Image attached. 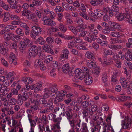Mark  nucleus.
<instances>
[{
  "instance_id": "21",
  "label": "nucleus",
  "mask_w": 132,
  "mask_h": 132,
  "mask_svg": "<svg viewBox=\"0 0 132 132\" xmlns=\"http://www.w3.org/2000/svg\"><path fill=\"white\" fill-rule=\"evenodd\" d=\"M125 58L127 61L132 60V51L127 50L125 54Z\"/></svg>"
},
{
  "instance_id": "8",
  "label": "nucleus",
  "mask_w": 132,
  "mask_h": 132,
  "mask_svg": "<svg viewBox=\"0 0 132 132\" xmlns=\"http://www.w3.org/2000/svg\"><path fill=\"white\" fill-rule=\"evenodd\" d=\"M97 109L96 105H94L91 106V111L93 112L92 113H91V120H93L95 121H96L99 118L97 114Z\"/></svg>"
},
{
  "instance_id": "22",
  "label": "nucleus",
  "mask_w": 132,
  "mask_h": 132,
  "mask_svg": "<svg viewBox=\"0 0 132 132\" xmlns=\"http://www.w3.org/2000/svg\"><path fill=\"white\" fill-rule=\"evenodd\" d=\"M16 3H14L11 5L10 7L12 9H16L15 12L16 13H18L21 11V6H19L16 4Z\"/></svg>"
},
{
  "instance_id": "51",
  "label": "nucleus",
  "mask_w": 132,
  "mask_h": 132,
  "mask_svg": "<svg viewBox=\"0 0 132 132\" xmlns=\"http://www.w3.org/2000/svg\"><path fill=\"white\" fill-rule=\"evenodd\" d=\"M65 113L66 114V116L68 120L72 119V118L73 114L72 113L65 112Z\"/></svg>"
},
{
  "instance_id": "10",
  "label": "nucleus",
  "mask_w": 132,
  "mask_h": 132,
  "mask_svg": "<svg viewBox=\"0 0 132 132\" xmlns=\"http://www.w3.org/2000/svg\"><path fill=\"white\" fill-rule=\"evenodd\" d=\"M44 109H42V106L39 108V113L40 114L42 115H46L45 114L47 113L48 112L52 111L54 109V106H48L47 107H45Z\"/></svg>"
},
{
  "instance_id": "6",
  "label": "nucleus",
  "mask_w": 132,
  "mask_h": 132,
  "mask_svg": "<svg viewBox=\"0 0 132 132\" xmlns=\"http://www.w3.org/2000/svg\"><path fill=\"white\" fill-rule=\"evenodd\" d=\"M4 107L2 109V111L3 113H6V115L12 114L14 113V112L13 110V108L10 105H7L5 104H4Z\"/></svg>"
},
{
  "instance_id": "31",
  "label": "nucleus",
  "mask_w": 132,
  "mask_h": 132,
  "mask_svg": "<svg viewBox=\"0 0 132 132\" xmlns=\"http://www.w3.org/2000/svg\"><path fill=\"white\" fill-rule=\"evenodd\" d=\"M63 53L60 56L61 59L66 58L67 59L68 57V54L69 53V52L67 49H65L63 51Z\"/></svg>"
},
{
  "instance_id": "12",
  "label": "nucleus",
  "mask_w": 132,
  "mask_h": 132,
  "mask_svg": "<svg viewBox=\"0 0 132 132\" xmlns=\"http://www.w3.org/2000/svg\"><path fill=\"white\" fill-rule=\"evenodd\" d=\"M69 124L72 129L71 130H74V129L76 130V127L77 126V124L79 123V121L74 120V119H70L68 120Z\"/></svg>"
},
{
  "instance_id": "64",
  "label": "nucleus",
  "mask_w": 132,
  "mask_h": 132,
  "mask_svg": "<svg viewBox=\"0 0 132 132\" xmlns=\"http://www.w3.org/2000/svg\"><path fill=\"white\" fill-rule=\"evenodd\" d=\"M127 91L128 94H132V87H130L129 84H128V86L127 88Z\"/></svg>"
},
{
  "instance_id": "49",
  "label": "nucleus",
  "mask_w": 132,
  "mask_h": 132,
  "mask_svg": "<svg viewBox=\"0 0 132 132\" xmlns=\"http://www.w3.org/2000/svg\"><path fill=\"white\" fill-rule=\"evenodd\" d=\"M23 41H22L24 42L28 46H29V44H31V41L28 38L24 37L23 38Z\"/></svg>"
},
{
  "instance_id": "50",
  "label": "nucleus",
  "mask_w": 132,
  "mask_h": 132,
  "mask_svg": "<svg viewBox=\"0 0 132 132\" xmlns=\"http://www.w3.org/2000/svg\"><path fill=\"white\" fill-rule=\"evenodd\" d=\"M59 28L63 32H65L67 30L66 27L62 23H61L59 26Z\"/></svg>"
},
{
  "instance_id": "55",
  "label": "nucleus",
  "mask_w": 132,
  "mask_h": 132,
  "mask_svg": "<svg viewBox=\"0 0 132 132\" xmlns=\"http://www.w3.org/2000/svg\"><path fill=\"white\" fill-rule=\"evenodd\" d=\"M125 16L124 19L125 20L130 24H131L132 22V19H131V17L129 15H126V14Z\"/></svg>"
},
{
  "instance_id": "14",
  "label": "nucleus",
  "mask_w": 132,
  "mask_h": 132,
  "mask_svg": "<svg viewBox=\"0 0 132 132\" xmlns=\"http://www.w3.org/2000/svg\"><path fill=\"white\" fill-rule=\"evenodd\" d=\"M28 98L26 97L22 96L21 94H19L17 101L18 104L19 105H22L23 103V101H27Z\"/></svg>"
},
{
  "instance_id": "25",
  "label": "nucleus",
  "mask_w": 132,
  "mask_h": 132,
  "mask_svg": "<svg viewBox=\"0 0 132 132\" xmlns=\"http://www.w3.org/2000/svg\"><path fill=\"white\" fill-rule=\"evenodd\" d=\"M110 35L112 36L117 38H121L123 36V35L120 32L115 31L111 32Z\"/></svg>"
},
{
  "instance_id": "34",
  "label": "nucleus",
  "mask_w": 132,
  "mask_h": 132,
  "mask_svg": "<svg viewBox=\"0 0 132 132\" xmlns=\"http://www.w3.org/2000/svg\"><path fill=\"white\" fill-rule=\"evenodd\" d=\"M98 59L101 62V63L104 65H105V64L106 65H109L112 63L111 61H110L109 60H107L106 61L105 59L104 61H102V60L101 57H98Z\"/></svg>"
},
{
  "instance_id": "35",
  "label": "nucleus",
  "mask_w": 132,
  "mask_h": 132,
  "mask_svg": "<svg viewBox=\"0 0 132 132\" xmlns=\"http://www.w3.org/2000/svg\"><path fill=\"white\" fill-rule=\"evenodd\" d=\"M26 112L28 114V118H32L33 117V116L31 114H33L34 112L31 109H28L27 110Z\"/></svg>"
},
{
  "instance_id": "3",
  "label": "nucleus",
  "mask_w": 132,
  "mask_h": 132,
  "mask_svg": "<svg viewBox=\"0 0 132 132\" xmlns=\"http://www.w3.org/2000/svg\"><path fill=\"white\" fill-rule=\"evenodd\" d=\"M47 98L43 97V98L39 99V102L44 107H47L51 106H54L51 99H49L47 101L46 98Z\"/></svg>"
},
{
  "instance_id": "27",
  "label": "nucleus",
  "mask_w": 132,
  "mask_h": 132,
  "mask_svg": "<svg viewBox=\"0 0 132 132\" xmlns=\"http://www.w3.org/2000/svg\"><path fill=\"white\" fill-rule=\"evenodd\" d=\"M43 50L45 52L51 53H53V50L50 48V46L48 45H44L43 47Z\"/></svg>"
},
{
  "instance_id": "52",
  "label": "nucleus",
  "mask_w": 132,
  "mask_h": 132,
  "mask_svg": "<svg viewBox=\"0 0 132 132\" xmlns=\"http://www.w3.org/2000/svg\"><path fill=\"white\" fill-rule=\"evenodd\" d=\"M16 28L17 26L12 25H7L6 27V28L9 31L14 30Z\"/></svg>"
},
{
  "instance_id": "26",
  "label": "nucleus",
  "mask_w": 132,
  "mask_h": 132,
  "mask_svg": "<svg viewBox=\"0 0 132 132\" xmlns=\"http://www.w3.org/2000/svg\"><path fill=\"white\" fill-rule=\"evenodd\" d=\"M108 47L113 50H118L119 49H121L122 48V46L120 45H109Z\"/></svg>"
},
{
  "instance_id": "15",
  "label": "nucleus",
  "mask_w": 132,
  "mask_h": 132,
  "mask_svg": "<svg viewBox=\"0 0 132 132\" xmlns=\"http://www.w3.org/2000/svg\"><path fill=\"white\" fill-rule=\"evenodd\" d=\"M43 23L45 25L53 26L56 24L55 22L52 20L51 19L47 18H46L44 20H43Z\"/></svg>"
},
{
  "instance_id": "33",
  "label": "nucleus",
  "mask_w": 132,
  "mask_h": 132,
  "mask_svg": "<svg viewBox=\"0 0 132 132\" xmlns=\"http://www.w3.org/2000/svg\"><path fill=\"white\" fill-rule=\"evenodd\" d=\"M64 98L62 97L59 95H56V96L55 97L54 101V103L55 104H57L58 103L63 101Z\"/></svg>"
},
{
  "instance_id": "36",
  "label": "nucleus",
  "mask_w": 132,
  "mask_h": 132,
  "mask_svg": "<svg viewBox=\"0 0 132 132\" xmlns=\"http://www.w3.org/2000/svg\"><path fill=\"white\" fill-rule=\"evenodd\" d=\"M103 51L104 52V55L105 57L108 55H112L113 54L112 50H106L105 48H104Z\"/></svg>"
},
{
  "instance_id": "30",
  "label": "nucleus",
  "mask_w": 132,
  "mask_h": 132,
  "mask_svg": "<svg viewBox=\"0 0 132 132\" xmlns=\"http://www.w3.org/2000/svg\"><path fill=\"white\" fill-rule=\"evenodd\" d=\"M125 15H126V14L122 13H120L118 14H116L115 15L117 19L120 21L124 19L125 17Z\"/></svg>"
},
{
  "instance_id": "63",
  "label": "nucleus",
  "mask_w": 132,
  "mask_h": 132,
  "mask_svg": "<svg viewBox=\"0 0 132 132\" xmlns=\"http://www.w3.org/2000/svg\"><path fill=\"white\" fill-rule=\"evenodd\" d=\"M56 115L53 113H51L48 115L49 119L51 120H53L56 118Z\"/></svg>"
},
{
  "instance_id": "9",
  "label": "nucleus",
  "mask_w": 132,
  "mask_h": 132,
  "mask_svg": "<svg viewBox=\"0 0 132 132\" xmlns=\"http://www.w3.org/2000/svg\"><path fill=\"white\" fill-rule=\"evenodd\" d=\"M83 69V71L79 69H76L75 71V73L76 77L80 80H82L85 77L84 73L86 74V72H84Z\"/></svg>"
},
{
  "instance_id": "47",
  "label": "nucleus",
  "mask_w": 132,
  "mask_h": 132,
  "mask_svg": "<svg viewBox=\"0 0 132 132\" xmlns=\"http://www.w3.org/2000/svg\"><path fill=\"white\" fill-rule=\"evenodd\" d=\"M41 121L43 122L44 124L46 125L48 123V121L47 119L46 115H43L42 118H41Z\"/></svg>"
},
{
  "instance_id": "39",
  "label": "nucleus",
  "mask_w": 132,
  "mask_h": 132,
  "mask_svg": "<svg viewBox=\"0 0 132 132\" xmlns=\"http://www.w3.org/2000/svg\"><path fill=\"white\" fill-rule=\"evenodd\" d=\"M55 12L57 13L60 12H62L64 11V9L60 6H56L54 10Z\"/></svg>"
},
{
  "instance_id": "23",
  "label": "nucleus",
  "mask_w": 132,
  "mask_h": 132,
  "mask_svg": "<svg viewBox=\"0 0 132 132\" xmlns=\"http://www.w3.org/2000/svg\"><path fill=\"white\" fill-rule=\"evenodd\" d=\"M103 130L102 132H108L109 130L112 129V127L109 125H107V124L105 122L103 123Z\"/></svg>"
},
{
  "instance_id": "7",
  "label": "nucleus",
  "mask_w": 132,
  "mask_h": 132,
  "mask_svg": "<svg viewBox=\"0 0 132 132\" xmlns=\"http://www.w3.org/2000/svg\"><path fill=\"white\" fill-rule=\"evenodd\" d=\"M83 69L84 72H86V75L84 79L85 82L87 85H89L91 81V77L90 75V70L85 67L83 68Z\"/></svg>"
},
{
  "instance_id": "62",
  "label": "nucleus",
  "mask_w": 132,
  "mask_h": 132,
  "mask_svg": "<svg viewBox=\"0 0 132 132\" xmlns=\"http://www.w3.org/2000/svg\"><path fill=\"white\" fill-rule=\"evenodd\" d=\"M62 5L64 9L66 10H67L69 7V5L66 2H63Z\"/></svg>"
},
{
  "instance_id": "4",
  "label": "nucleus",
  "mask_w": 132,
  "mask_h": 132,
  "mask_svg": "<svg viewBox=\"0 0 132 132\" xmlns=\"http://www.w3.org/2000/svg\"><path fill=\"white\" fill-rule=\"evenodd\" d=\"M40 48L37 47L35 45L31 46L29 48V54L30 57H34L38 54V51H40Z\"/></svg>"
},
{
  "instance_id": "11",
  "label": "nucleus",
  "mask_w": 132,
  "mask_h": 132,
  "mask_svg": "<svg viewBox=\"0 0 132 132\" xmlns=\"http://www.w3.org/2000/svg\"><path fill=\"white\" fill-rule=\"evenodd\" d=\"M24 87L22 88L20 90V93L21 94V95L23 96L29 98V95L28 93V91H29L30 89L29 85H25Z\"/></svg>"
},
{
  "instance_id": "40",
  "label": "nucleus",
  "mask_w": 132,
  "mask_h": 132,
  "mask_svg": "<svg viewBox=\"0 0 132 132\" xmlns=\"http://www.w3.org/2000/svg\"><path fill=\"white\" fill-rule=\"evenodd\" d=\"M68 28L75 35H77L78 34V31L74 27L70 26H68Z\"/></svg>"
},
{
  "instance_id": "42",
  "label": "nucleus",
  "mask_w": 132,
  "mask_h": 132,
  "mask_svg": "<svg viewBox=\"0 0 132 132\" xmlns=\"http://www.w3.org/2000/svg\"><path fill=\"white\" fill-rule=\"evenodd\" d=\"M10 15V14L9 12H5L4 13V18L3 19V21L4 22H6L9 20Z\"/></svg>"
},
{
  "instance_id": "43",
  "label": "nucleus",
  "mask_w": 132,
  "mask_h": 132,
  "mask_svg": "<svg viewBox=\"0 0 132 132\" xmlns=\"http://www.w3.org/2000/svg\"><path fill=\"white\" fill-rule=\"evenodd\" d=\"M9 62L10 63H12L13 61L15 59H16V58L15 56V55L12 53H11L10 54L9 57Z\"/></svg>"
},
{
  "instance_id": "5",
  "label": "nucleus",
  "mask_w": 132,
  "mask_h": 132,
  "mask_svg": "<svg viewBox=\"0 0 132 132\" xmlns=\"http://www.w3.org/2000/svg\"><path fill=\"white\" fill-rule=\"evenodd\" d=\"M81 121L79 120V123L77 124V126L76 127V131L78 132H79L81 130V132H88L86 124V123H83L82 124L81 126Z\"/></svg>"
},
{
  "instance_id": "44",
  "label": "nucleus",
  "mask_w": 132,
  "mask_h": 132,
  "mask_svg": "<svg viewBox=\"0 0 132 132\" xmlns=\"http://www.w3.org/2000/svg\"><path fill=\"white\" fill-rule=\"evenodd\" d=\"M16 34L21 36H23L24 35V32L23 30L21 28H17L15 31Z\"/></svg>"
},
{
  "instance_id": "59",
  "label": "nucleus",
  "mask_w": 132,
  "mask_h": 132,
  "mask_svg": "<svg viewBox=\"0 0 132 132\" xmlns=\"http://www.w3.org/2000/svg\"><path fill=\"white\" fill-rule=\"evenodd\" d=\"M30 12V11L29 10H24L21 12L22 15L25 16L27 18Z\"/></svg>"
},
{
  "instance_id": "1",
  "label": "nucleus",
  "mask_w": 132,
  "mask_h": 132,
  "mask_svg": "<svg viewBox=\"0 0 132 132\" xmlns=\"http://www.w3.org/2000/svg\"><path fill=\"white\" fill-rule=\"evenodd\" d=\"M95 54L93 51L91 52V66L93 67V69L92 70L93 74L98 75L100 73V68L97 66V63L95 61L96 59L94 56Z\"/></svg>"
},
{
  "instance_id": "41",
  "label": "nucleus",
  "mask_w": 132,
  "mask_h": 132,
  "mask_svg": "<svg viewBox=\"0 0 132 132\" xmlns=\"http://www.w3.org/2000/svg\"><path fill=\"white\" fill-rule=\"evenodd\" d=\"M94 13H95V14L97 15L98 17H101L104 14V12L103 11H100V10H98V9L94 11Z\"/></svg>"
},
{
  "instance_id": "56",
  "label": "nucleus",
  "mask_w": 132,
  "mask_h": 132,
  "mask_svg": "<svg viewBox=\"0 0 132 132\" xmlns=\"http://www.w3.org/2000/svg\"><path fill=\"white\" fill-rule=\"evenodd\" d=\"M75 22L80 25H82L83 23V22L81 19L78 17L76 18L75 20Z\"/></svg>"
},
{
  "instance_id": "17",
  "label": "nucleus",
  "mask_w": 132,
  "mask_h": 132,
  "mask_svg": "<svg viewBox=\"0 0 132 132\" xmlns=\"http://www.w3.org/2000/svg\"><path fill=\"white\" fill-rule=\"evenodd\" d=\"M108 23L110 25L111 28L112 29V30L116 29H120L121 28V26L116 22L109 21L108 22Z\"/></svg>"
},
{
  "instance_id": "54",
  "label": "nucleus",
  "mask_w": 132,
  "mask_h": 132,
  "mask_svg": "<svg viewBox=\"0 0 132 132\" xmlns=\"http://www.w3.org/2000/svg\"><path fill=\"white\" fill-rule=\"evenodd\" d=\"M112 83L113 84H117V79L115 75H112L111 77Z\"/></svg>"
},
{
  "instance_id": "46",
  "label": "nucleus",
  "mask_w": 132,
  "mask_h": 132,
  "mask_svg": "<svg viewBox=\"0 0 132 132\" xmlns=\"http://www.w3.org/2000/svg\"><path fill=\"white\" fill-rule=\"evenodd\" d=\"M29 122L30 123L31 128H34L36 125V123L35 122V120H32V118H28Z\"/></svg>"
},
{
  "instance_id": "32",
  "label": "nucleus",
  "mask_w": 132,
  "mask_h": 132,
  "mask_svg": "<svg viewBox=\"0 0 132 132\" xmlns=\"http://www.w3.org/2000/svg\"><path fill=\"white\" fill-rule=\"evenodd\" d=\"M8 48L4 47L3 45H0V53L5 55L7 53Z\"/></svg>"
},
{
  "instance_id": "29",
  "label": "nucleus",
  "mask_w": 132,
  "mask_h": 132,
  "mask_svg": "<svg viewBox=\"0 0 132 132\" xmlns=\"http://www.w3.org/2000/svg\"><path fill=\"white\" fill-rule=\"evenodd\" d=\"M19 48L20 50H25L27 47H28L25 43L22 41H21L19 44Z\"/></svg>"
},
{
  "instance_id": "37",
  "label": "nucleus",
  "mask_w": 132,
  "mask_h": 132,
  "mask_svg": "<svg viewBox=\"0 0 132 132\" xmlns=\"http://www.w3.org/2000/svg\"><path fill=\"white\" fill-rule=\"evenodd\" d=\"M46 59L44 61L45 63L46 64H48L53 60V57L51 55H49L46 57Z\"/></svg>"
},
{
  "instance_id": "61",
  "label": "nucleus",
  "mask_w": 132,
  "mask_h": 132,
  "mask_svg": "<svg viewBox=\"0 0 132 132\" xmlns=\"http://www.w3.org/2000/svg\"><path fill=\"white\" fill-rule=\"evenodd\" d=\"M56 69L55 68H53L50 71V75L52 77H54L56 75L55 71Z\"/></svg>"
},
{
  "instance_id": "48",
  "label": "nucleus",
  "mask_w": 132,
  "mask_h": 132,
  "mask_svg": "<svg viewBox=\"0 0 132 132\" xmlns=\"http://www.w3.org/2000/svg\"><path fill=\"white\" fill-rule=\"evenodd\" d=\"M43 85L42 81H40L39 82L37 83L36 86V90L38 91H40L42 89L41 87Z\"/></svg>"
},
{
  "instance_id": "20",
  "label": "nucleus",
  "mask_w": 132,
  "mask_h": 132,
  "mask_svg": "<svg viewBox=\"0 0 132 132\" xmlns=\"http://www.w3.org/2000/svg\"><path fill=\"white\" fill-rule=\"evenodd\" d=\"M108 76L106 73L104 72L101 75V80L104 83V86L107 87L108 86L107 84Z\"/></svg>"
},
{
  "instance_id": "28",
  "label": "nucleus",
  "mask_w": 132,
  "mask_h": 132,
  "mask_svg": "<svg viewBox=\"0 0 132 132\" xmlns=\"http://www.w3.org/2000/svg\"><path fill=\"white\" fill-rule=\"evenodd\" d=\"M45 41L44 40L43 38L41 37H39L36 40L35 42L36 44H39L42 45H44L45 43Z\"/></svg>"
},
{
  "instance_id": "2",
  "label": "nucleus",
  "mask_w": 132,
  "mask_h": 132,
  "mask_svg": "<svg viewBox=\"0 0 132 132\" xmlns=\"http://www.w3.org/2000/svg\"><path fill=\"white\" fill-rule=\"evenodd\" d=\"M125 118V120H122L121 125L122 128L124 129H129L131 124V117L127 116H126Z\"/></svg>"
},
{
  "instance_id": "16",
  "label": "nucleus",
  "mask_w": 132,
  "mask_h": 132,
  "mask_svg": "<svg viewBox=\"0 0 132 132\" xmlns=\"http://www.w3.org/2000/svg\"><path fill=\"white\" fill-rule=\"evenodd\" d=\"M34 33L36 36H38V35L41 34L42 30L41 28L37 26H33L32 27Z\"/></svg>"
},
{
  "instance_id": "45",
  "label": "nucleus",
  "mask_w": 132,
  "mask_h": 132,
  "mask_svg": "<svg viewBox=\"0 0 132 132\" xmlns=\"http://www.w3.org/2000/svg\"><path fill=\"white\" fill-rule=\"evenodd\" d=\"M32 3L36 6H40L42 4V2L40 0H33Z\"/></svg>"
},
{
  "instance_id": "13",
  "label": "nucleus",
  "mask_w": 132,
  "mask_h": 132,
  "mask_svg": "<svg viewBox=\"0 0 132 132\" xmlns=\"http://www.w3.org/2000/svg\"><path fill=\"white\" fill-rule=\"evenodd\" d=\"M15 35L13 33L11 32L5 34L3 36L4 39L6 40H15Z\"/></svg>"
},
{
  "instance_id": "24",
  "label": "nucleus",
  "mask_w": 132,
  "mask_h": 132,
  "mask_svg": "<svg viewBox=\"0 0 132 132\" xmlns=\"http://www.w3.org/2000/svg\"><path fill=\"white\" fill-rule=\"evenodd\" d=\"M28 19L36 21L37 19L36 18V15L34 13L30 12L28 16L26 18Z\"/></svg>"
},
{
  "instance_id": "58",
  "label": "nucleus",
  "mask_w": 132,
  "mask_h": 132,
  "mask_svg": "<svg viewBox=\"0 0 132 132\" xmlns=\"http://www.w3.org/2000/svg\"><path fill=\"white\" fill-rule=\"evenodd\" d=\"M1 60V63L4 66L6 67H8L9 63L7 61H5L3 57H2Z\"/></svg>"
},
{
  "instance_id": "57",
  "label": "nucleus",
  "mask_w": 132,
  "mask_h": 132,
  "mask_svg": "<svg viewBox=\"0 0 132 132\" xmlns=\"http://www.w3.org/2000/svg\"><path fill=\"white\" fill-rule=\"evenodd\" d=\"M110 32V29L108 26L105 27V28L102 30V32L106 34H109Z\"/></svg>"
},
{
  "instance_id": "53",
  "label": "nucleus",
  "mask_w": 132,
  "mask_h": 132,
  "mask_svg": "<svg viewBox=\"0 0 132 132\" xmlns=\"http://www.w3.org/2000/svg\"><path fill=\"white\" fill-rule=\"evenodd\" d=\"M54 38H53L49 36L46 38V42L48 44L52 43L54 42Z\"/></svg>"
},
{
  "instance_id": "38",
  "label": "nucleus",
  "mask_w": 132,
  "mask_h": 132,
  "mask_svg": "<svg viewBox=\"0 0 132 132\" xmlns=\"http://www.w3.org/2000/svg\"><path fill=\"white\" fill-rule=\"evenodd\" d=\"M63 71L66 73L68 72L69 70L70 69L69 67V64H64L63 65L62 67Z\"/></svg>"
},
{
  "instance_id": "19",
  "label": "nucleus",
  "mask_w": 132,
  "mask_h": 132,
  "mask_svg": "<svg viewBox=\"0 0 132 132\" xmlns=\"http://www.w3.org/2000/svg\"><path fill=\"white\" fill-rule=\"evenodd\" d=\"M43 97L49 98L52 94L49 88H46L43 90Z\"/></svg>"
},
{
  "instance_id": "18",
  "label": "nucleus",
  "mask_w": 132,
  "mask_h": 132,
  "mask_svg": "<svg viewBox=\"0 0 132 132\" xmlns=\"http://www.w3.org/2000/svg\"><path fill=\"white\" fill-rule=\"evenodd\" d=\"M49 89L52 94L55 93L56 95H57V87L56 84H54L50 85Z\"/></svg>"
},
{
  "instance_id": "60",
  "label": "nucleus",
  "mask_w": 132,
  "mask_h": 132,
  "mask_svg": "<svg viewBox=\"0 0 132 132\" xmlns=\"http://www.w3.org/2000/svg\"><path fill=\"white\" fill-rule=\"evenodd\" d=\"M97 15L95 14V13H91V20L93 22H95L97 19Z\"/></svg>"
}]
</instances>
